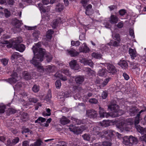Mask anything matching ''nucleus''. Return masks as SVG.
<instances>
[{"mask_svg": "<svg viewBox=\"0 0 146 146\" xmlns=\"http://www.w3.org/2000/svg\"><path fill=\"white\" fill-rule=\"evenodd\" d=\"M40 43L38 42L33 46L32 49L34 56L30 62L34 66H37L39 69H41L42 71H43V68L40 65L39 61H43L45 50L40 48Z\"/></svg>", "mask_w": 146, "mask_h": 146, "instance_id": "1", "label": "nucleus"}, {"mask_svg": "<svg viewBox=\"0 0 146 146\" xmlns=\"http://www.w3.org/2000/svg\"><path fill=\"white\" fill-rule=\"evenodd\" d=\"M22 40L21 37H19L13 40L12 45L16 50L20 52H23L25 48V46L23 44H20Z\"/></svg>", "mask_w": 146, "mask_h": 146, "instance_id": "2", "label": "nucleus"}, {"mask_svg": "<svg viewBox=\"0 0 146 146\" xmlns=\"http://www.w3.org/2000/svg\"><path fill=\"white\" fill-rule=\"evenodd\" d=\"M108 109L112 112L110 113V116L112 117H115L120 115L119 113L120 111L119 106L111 102L108 106Z\"/></svg>", "mask_w": 146, "mask_h": 146, "instance_id": "3", "label": "nucleus"}, {"mask_svg": "<svg viewBox=\"0 0 146 146\" xmlns=\"http://www.w3.org/2000/svg\"><path fill=\"white\" fill-rule=\"evenodd\" d=\"M86 127L84 125H82L80 127H76L72 125L69 126V129L75 134L78 135L81 133L84 130L86 129Z\"/></svg>", "mask_w": 146, "mask_h": 146, "instance_id": "4", "label": "nucleus"}, {"mask_svg": "<svg viewBox=\"0 0 146 146\" xmlns=\"http://www.w3.org/2000/svg\"><path fill=\"white\" fill-rule=\"evenodd\" d=\"M133 123V121L132 119H127L121 123L120 128L123 129V130L129 131L130 130L129 125H132Z\"/></svg>", "mask_w": 146, "mask_h": 146, "instance_id": "5", "label": "nucleus"}, {"mask_svg": "<svg viewBox=\"0 0 146 146\" xmlns=\"http://www.w3.org/2000/svg\"><path fill=\"white\" fill-rule=\"evenodd\" d=\"M41 61H42L39 60V63L40 64V65L43 68V71H42V70H41V69H39L37 66H35V67L37 68L39 71L42 72L45 70L47 73H52L53 72L55 71V67L53 65H52L46 66L44 68L43 67L41 66V64L40 62Z\"/></svg>", "mask_w": 146, "mask_h": 146, "instance_id": "6", "label": "nucleus"}, {"mask_svg": "<svg viewBox=\"0 0 146 146\" xmlns=\"http://www.w3.org/2000/svg\"><path fill=\"white\" fill-rule=\"evenodd\" d=\"M104 65L107 66V71L109 73L113 75H115L117 74L118 71L117 70L113 65L109 63H106L104 64Z\"/></svg>", "mask_w": 146, "mask_h": 146, "instance_id": "7", "label": "nucleus"}, {"mask_svg": "<svg viewBox=\"0 0 146 146\" xmlns=\"http://www.w3.org/2000/svg\"><path fill=\"white\" fill-rule=\"evenodd\" d=\"M11 76L12 78H9L7 80L8 82L11 84L15 83L20 78V77L17 76V73L15 72H13Z\"/></svg>", "mask_w": 146, "mask_h": 146, "instance_id": "8", "label": "nucleus"}, {"mask_svg": "<svg viewBox=\"0 0 146 146\" xmlns=\"http://www.w3.org/2000/svg\"><path fill=\"white\" fill-rule=\"evenodd\" d=\"M139 121V118H135L134 123L136 128L138 131L141 133H144L145 132H146L145 130H144V128L141 127L139 125H138Z\"/></svg>", "mask_w": 146, "mask_h": 146, "instance_id": "9", "label": "nucleus"}, {"mask_svg": "<svg viewBox=\"0 0 146 146\" xmlns=\"http://www.w3.org/2000/svg\"><path fill=\"white\" fill-rule=\"evenodd\" d=\"M86 115L88 117L94 119L96 117L98 114L96 111L94 110L91 109L86 111Z\"/></svg>", "mask_w": 146, "mask_h": 146, "instance_id": "10", "label": "nucleus"}, {"mask_svg": "<svg viewBox=\"0 0 146 146\" xmlns=\"http://www.w3.org/2000/svg\"><path fill=\"white\" fill-rule=\"evenodd\" d=\"M70 66L71 69L78 70L80 68V66L75 60H72L69 62Z\"/></svg>", "mask_w": 146, "mask_h": 146, "instance_id": "11", "label": "nucleus"}, {"mask_svg": "<svg viewBox=\"0 0 146 146\" xmlns=\"http://www.w3.org/2000/svg\"><path fill=\"white\" fill-rule=\"evenodd\" d=\"M12 23L19 30L20 29V27L23 24L21 21H19L16 18H14L12 20Z\"/></svg>", "mask_w": 146, "mask_h": 146, "instance_id": "12", "label": "nucleus"}, {"mask_svg": "<svg viewBox=\"0 0 146 146\" xmlns=\"http://www.w3.org/2000/svg\"><path fill=\"white\" fill-rule=\"evenodd\" d=\"M99 110V113L100 117L103 118L105 117H106L108 118L109 116H110V113H106L103 108L100 107Z\"/></svg>", "mask_w": 146, "mask_h": 146, "instance_id": "13", "label": "nucleus"}, {"mask_svg": "<svg viewBox=\"0 0 146 146\" xmlns=\"http://www.w3.org/2000/svg\"><path fill=\"white\" fill-rule=\"evenodd\" d=\"M80 62L84 65H88L91 67L93 66L94 63L91 60H87L86 58H82L80 59Z\"/></svg>", "mask_w": 146, "mask_h": 146, "instance_id": "14", "label": "nucleus"}, {"mask_svg": "<svg viewBox=\"0 0 146 146\" xmlns=\"http://www.w3.org/2000/svg\"><path fill=\"white\" fill-rule=\"evenodd\" d=\"M19 141V138L18 137H16L12 141L10 139L7 140V144L9 146H13L17 143Z\"/></svg>", "mask_w": 146, "mask_h": 146, "instance_id": "15", "label": "nucleus"}, {"mask_svg": "<svg viewBox=\"0 0 146 146\" xmlns=\"http://www.w3.org/2000/svg\"><path fill=\"white\" fill-rule=\"evenodd\" d=\"M79 53L76 51L75 49H71L66 50V54L68 55L71 57H75L77 56Z\"/></svg>", "mask_w": 146, "mask_h": 146, "instance_id": "16", "label": "nucleus"}, {"mask_svg": "<svg viewBox=\"0 0 146 146\" xmlns=\"http://www.w3.org/2000/svg\"><path fill=\"white\" fill-rule=\"evenodd\" d=\"M92 5L91 4H89L87 6L84 7L86 10L85 14L86 15H91L93 13V11L92 9Z\"/></svg>", "mask_w": 146, "mask_h": 146, "instance_id": "17", "label": "nucleus"}, {"mask_svg": "<svg viewBox=\"0 0 146 146\" xmlns=\"http://www.w3.org/2000/svg\"><path fill=\"white\" fill-rule=\"evenodd\" d=\"M118 20L119 18L117 16L112 15L110 18L109 21L111 24H114L117 23Z\"/></svg>", "mask_w": 146, "mask_h": 146, "instance_id": "18", "label": "nucleus"}, {"mask_svg": "<svg viewBox=\"0 0 146 146\" xmlns=\"http://www.w3.org/2000/svg\"><path fill=\"white\" fill-rule=\"evenodd\" d=\"M107 74V70L104 68L100 69L98 72V75L101 77H105Z\"/></svg>", "mask_w": 146, "mask_h": 146, "instance_id": "19", "label": "nucleus"}, {"mask_svg": "<svg viewBox=\"0 0 146 146\" xmlns=\"http://www.w3.org/2000/svg\"><path fill=\"white\" fill-rule=\"evenodd\" d=\"M118 65L120 66L122 68L126 69L127 68L128 64L127 62L124 60H121L118 63Z\"/></svg>", "mask_w": 146, "mask_h": 146, "instance_id": "20", "label": "nucleus"}, {"mask_svg": "<svg viewBox=\"0 0 146 146\" xmlns=\"http://www.w3.org/2000/svg\"><path fill=\"white\" fill-rule=\"evenodd\" d=\"M75 80L77 84H80L84 81V79L83 76H78L75 77Z\"/></svg>", "mask_w": 146, "mask_h": 146, "instance_id": "21", "label": "nucleus"}, {"mask_svg": "<svg viewBox=\"0 0 146 146\" xmlns=\"http://www.w3.org/2000/svg\"><path fill=\"white\" fill-rule=\"evenodd\" d=\"M60 121L61 123L63 125H65L70 122V120L66 117L62 116L60 118Z\"/></svg>", "mask_w": 146, "mask_h": 146, "instance_id": "22", "label": "nucleus"}, {"mask_svg": "<svg viewBox=\"0 0 146 146\" xmlns=\"http://www.w3.org/2000/svg\"><path fill=\"white\" fill-rule=\"evenodd\" d=\"M83 45H84V47L83 48L80 46L79 48V50L80 52H83L85 53L89 52L90 49L88 47L86 46V43H84Z\"/></svg>", "mask_w": 146, "mask_h": 146, "instance_id": "23", "label": "nucleus"}, {"mask_svg": "<svg viewBox=\"0 0 146 146\" xmlns=\"http://www.w3.org/2000/svg\"><path fill=\"white\" fill-rule=\"evenodd\" d=\"M129 52L132 59H134L137 55V53L136 50L131 48H129Z\"/></svg>", "mask_w": 146, "mask_h": 146, "instance_id": "24", "label": "nucleus"}, {"mask_svg": "<svg viewBox=\"0 0 146 146\" xmlns=\"http://www.w3.org/2000/svg\"><path fill=\"white\" fill-rule=\"evenodd\" d=\"M91 130V133L94 135H97L99 130V127L97 126H94L92 127Z\"/></svg>", "mask_w": 146, "mask_h": 146, "instance_id": "25", "label": "nucleus"}, {"mask_svg": "<svg viewBox=\"0 0 146 146\" xmlns=\"http://www.w3.org/2000/svg\"><path fill=\"white\" fill-rule=\"evenodd\" d=\"M98 137L102 138H105L107 139H109V137L107 136V133L106 131H103L102 132H99L97 135Z\"/></svg>", "mask_w": 146, "mask_h": 146, "instance_id": "26", "label": "nucleus"}, {"mask_svg": "<svg viewBox=\"0 0 146 146\" xmlns=\"http://www.w3.org/2000/svg\"><path fill=\"white\" fill-rule=\"evenodd\" d=\"M111 79L110 78H108L105 79L103 82L99 85L100 88H103V87L106 86Z\"/></svg>", "mask_w": 146, "mask_h": 146, "instance_id": "27", "label": "nucleus"}, {"mask_svg": "<svg viewBox=\"0 0 146 146\" xmlns=\"http://www.w3.org/2000/svg\"><path fill=\"white\" fill-rule=\"evenodd\" d=\"M64 6L62 3H58L56 5L55 8L56 11L60 12L62 11L64 9Z\"/></svg>", "mask_w": 146, "mask_h": 146, "instance_id": "28", "label": "nucleus"}, {"mask_svg": "<svg viewBox=\"0 0 146 146\" xmlns=\"http://www.w3.org/2000/svg\"><path fill=\"white\" fill-rule=\"evenodd\" d=\"M129 143L131 144H136L137 143V139L135 137L130 135L129 137Z\"/></svg>", "mask_w": 146, "mask_h": 146, "instance_id": "29", "label": "nucleus"}, {"mask_svg": "<svg viewBox=\"0 0 146 146\" xmlns=\"http://www.w3.org/2000/svg\"><path fill=\"white\" fill-rule=\"evenodd\" d=\"M61 22V19L60 18L58 17L54 20L52 22V27L55 28L58 23Z\"/></svg>", "mask_w": 146, "mask_h": 146, "instance_id": "30", "label": "nucleus"}, {"mask_svg": "<svg viewBox=\"0 0 146 146\" xmlns=\"http://www.w3.org/2000/svg\"><path fill=\"white\" fill-rule=\"evenodd\" d=\"M55 76L56 77L59 78L62 80L66 81L67 80L66 77L65 76H63L61 73L59 72H56Z\"/></svg>", "mask_w": 146, "mask_h": 146, "instance_id": "31", "label": "nucleus"}, {"mask_svg": "<svg viewBox=\"0 0 146 146\" xmlns=\"http://www.w3.org/2000/svg\"><path fill=\"white\" fill-rule=\"evenodd\" d=\"M16 112V110L13 108H9L6 111L7 115H10L11 114L15 113Z\"/></svg>", "mask_w": 146, "mask_h": 146, "instance_id": "32", "label": "nucleus"}, {"mask_svg": "<svg viewBox=\"0 0 146 146\" xmlns=\"http://www.w3.org/2000/svg\"><path fill=\"white\" fill-rule=\"evenodd\" d=\"M45 55V57L46 58V60L48 62H50L52 59V55L49 53H46L45 52L44 55Z\"/></svg>", "mask_w": 146, "mask_h": 146, "instance_id": "33", "label": "nucleus"}, {"mask_svg": "<svg viewBox=\"0 0 146 146\" xmlns=\"http://www.w3.org/2000/svg\"><path fill=\"white\" fill-rule=\"evenodd\" d=\"M54 33L53 31L52 30H48L46 33V37L49 40L51 39L52 37V35Z\"/></svg>", "mask_w": 146, "mask_h": 146, "instance_id": "34", "label": "nucleus"}, {"mask_svg": "<svg viewBox=\"0 0 146 146\" xmlns=\"http://www.w3.org/2000/svg\"><path fill=\"white\" fill-rule=\"evenodd\" d=\"M113 38L115 40L118 41H121L120 36L119 34L116 33L112 34Z\"/></svg>", "mask_w": 146, "mask_h": 146, "instance_id": "35", "label": "nucleus"}, {"mask_svg": "<svg viewBox=\"0 0 146 146\" xmlns=\"http://www.w3.org/2000/svg\"><path fill=\"white\" fill-rule=\"evenodd\" d=\"M24 78L26 80H30L31 78V76L30 74L27 72H25L23 74Z\"/></svg>", "mask_w": 146, "mask_h": 146, "instance_id": "36", "label": "nucleus"}, {"mask_svg": "<svg viewBox=\"0 0 146 146\" xmlns=\"http://www.w3.org/2000/svg\"><path fill=\"white\" fill-rule=\"evenodd\" d=\"M91 56L97 59H100L102 58V55L98 52H93L91 54Z\"/></svg>", "mask_w": 146, "mask_h": 146, "instance_id": "37", "label": "nucleus"}, {"mask_svg": "<svg viewBox=\"0 0 146 146\" xmlns=\"http://www.w3.org/2000/svg\"><path fill=\"white\" fill-rule=\"evenodd\" d=\"M29 119V116L28 114L26 113H23L22 114L21 119L23 121H26Z\"/></svg>", "mask_w": 146, "mask_h": 146, "instance_id": "38", "label": "nucleus"}, {"mask_svg": "<svg viewBox=\"0 0 146 146\" xmlns=\"http://www.w3.org/2000/svg\"><path fill=\"white\" fill-rule=\"evenodd\" d=\"M120 41H118L116 40H111L110 43L111 45L114 47H117L120 45Z\"/></svg>", "mask_w": 146, "mask_h": 146, "instance_id": "39", "label": "nucleus"}, {"mask_svg": "<svg viewBox=\"0 0 146 146\" xmlns=\"http://www.w3.org/2000/svg\"><path fill=\"white\" fill-rule=\"evenodd\" d=\"M42 142L40 139L37 140L34 143L30 145L29 146H40Z\"/></svg>", "mask_w": 146, "mask_h": 146, "instance_id": "40", "label": "nucleus"}, {"mask_svg": "<svg viewBox=\"0 0 146 146\" xmlns=\"http://www.w3.org/2000/svg\"><path fill=\"white\" fill-rule=\"evenodd\" d=\"M46 119L45 118H43L42 117H38L37 120L35 121V123H40V122L43 123L46 121Z\"/></svg>", "mask_w": 146, "mask_h": 146, "instance_id": "41", "label": "nucleus"}, {"mask_svg": "<svg viewBox=\"0 0 146 146\" xmlns=\"http://www.w3.org/2000/svg\"><path fill=\"white\" fill-rule=\"evenodd\" d=\"M82 136L83 139L85 140L88 141H92V140H91L90 135L89 134L85 133L82 135Z\"/></svg>", "mask_w": 146, "mask_h": 146, "instance_id": "42", "label": "nucleus"}, {"mask_svg": "<svg viewBox=\"0 0 146 146\" xmlns=\"http://www.w3.org/2000/svg\"><path fill=\"white\" fill-rule=\"evenodd\" d=\"M45 110L47 113L44 112L42 113V115L44 117L50 116L51 114V110L49 108H46Z\"/></svg>", "mask_w": 146, "mask_h": 146, "instance_id": "43", "label": "nucleus"}, {"mask_svg": "<svg viewBox=\"0 0 146 146\" xmlns=\"http://www.w3.org/2000/svg\"><path fill=\"white\" fill-rule=\"evenodd\" d=\"M106 131L107 133V136L109 137V139L112 136L114 135V133H115V132L111 130H107Z\"/></svg>", "mask_w": 146, "mask_h": 146, "instance_id": "44", "label": "nucleus"}, {"mask_svg": "<svg viewBox=\"0 0 146 146\" xmlns=\"http://www.w3.org/2000/svg\"><path fill=\"white\" fill-rule=\"evenodd\" d=\"M71 119L74 121V123L77 125H79L81 124L82 121L80 119H77L76 118L72 117Z\"/></svg>", "mask_w": 146, "mask_h": 146, "instance_id": "45", "label": "nucleus"}, {"mask_svg": "<svg viewBox=\"0 0 146 146\" xmlns=\"http://www.w3.org/2000/svg\"><path fill=\"white\" fill-rule=\"evenodd\" d=\"M28 101L30 103H35L38 101V100L36 98L33 97L29 98Z\"/></svg>", "mask_w": 146, "mask_h": 146, "instance_id": "46", "label": "nucleus"}, {"mask_svg": "<svg viewBox=\"0 0 146 146\" xmlns=\"http://www.w3.org/2000/svg\"><path fill=\"white\" fill-rule=\"evenodd\" d=\"M129 112L131 116L134 115L137 112V110L135 108H133L130 110Z\"/></svg>", "mask_w": 146, "mask_h": 146, "instance_id": "47", "label": "nucleus"}, {"mask_svg": "<svg viewBox=\"0 0 146 146\" xmlns=\"http://www.w3.org/2000/svg\"><path fill=\"white\" fill-rule=\"evenodd\" d=\"M32 90L34 92H37L39 90V86L37 84H35L33 86Z\"/></svg>", "mask_w": 146, "mask_h": 146, "instance_id": "48", "label": "nucleus"}, {"mask_svg": "<svg viewBox=\"0 0 146 146\" xmlns=\"http://www.w3.org/2000/svg\"><path fill=\"white\" fill-rule=\"evenodd\" d=\"M101 125L104 127H106L110 125L108 121H104L101 123Z\"/></svg>", "mask_w": 146, "mask_h": 146, "instance_id": "49", "label": "nucleus"}, {"mask_svg": "<svg viewBox=\"0 0 146 146\" xmlns=\"http://www.w3.org/2000/svg\"><path fill=\"white\" fill-rule=\"evenodd\" d=\"M40 34V32L38 31H35L33 33V36L34 37L35 40H37Z\"/></svg>", "mask_w": 146, "mask_h": 146, "instance_id": "50", "label": "nucleus"}, {"mask_svg": "<svg viewBox=\"0 0 146 146\" xmlns=\"http://www.w3.org/2000/svg\"><path fill=\"white\" fill-rule=\"evenodd\" d=\"M123 143L125 145H128L130 143L129 138L128 136H126L124 138Z\"/></svg>", "mask_w": 146, "mask_h": 146, "instance_id": "51", "label": "nucleus"}, {"mask_svg": "<svg viewBox=\"0 0 146 146\" xmlns=\"http://www.w3.org/2000/svg\"><path fill=\"white\" fill-rule=\"evenodd\" d=\"M80 42L78 41H75L72 40L71 41V44L72 46H78L80 45Z\"/></svg>", "mask_w": 146, "mask_h": 146, "instance_id": "52", "label": "nucleus"}, {"mask_svg": "<svg viewBox=\"0 0 146 146\" xmlns=\"http://www.w3.org/2000/svg\"><path fill=\"white\" fill-rule=\"evenodd\" d=\"M52 98L51 94L50 93H48L46 96L45 99L47 102H50V99Z\"/></svg>", "mask_w": 146, "mask_h": 146, "instance_id": "53", "label": "nucleus"}, {"mask_svg": "<svg viewBox=\"0 0 146 146\" xmlns=\"http://www.w3.org/2000/svg\"><path fill=\"white\" fill-rule=\"evenodd\" d=\"M52 119L51 118H49L46 121V123L43 124V125L44 126L48 127L49 126V124L51 121Z\"/></svg>", "mask_w": 146, "mask_h": 146, "instance_id": "54", "label": "nucleus"}, {"mask_svg": "<svg viewBox=\"0 0 146 146\" xmlns=\"http://www.w3.org/2000/svg\"><path fill=\"white\" fill-rule=\"evenodd\" d=\"M18 53H14L12 55L11 57V60H14V59H17L19 57V55L18 54Z\"/></svg>", "mask_w": 146, "mask_h": 146, "instance_id": "55", "label": "nucleus"}, {"mask_svg": "<svg viewBox=\"0 0 146 146\" xmlns=\"http://www.w3.org/2000/svg\"><path fill=\"white\" fill-rule=\"evenodd\" d=\"M22 134H23L24 133H30V134H32L33 133L32 131L29 129L28 128H24L23 131H22Z\"/></svg>", "mask_w": 146, "mask_h": 146, "instance_id": "56", "label": "nucleus"}, {"mask_svg": "<svg viewBox=\"0 0 146 146\" xmlns=\"http://www.w3.org/2000/svg\"><path fill=\"white\" fill-rule=\"evenodd\" d=\"M102 143V146H111V143L108 141H104Z\"/></svg>", "mask_w": 146, "mask_h": 146, "instance_id": "57", "label": "nucleus"}, {"mask_svg": "<svg viewBox=\"0 0 146 146\" xmlns=\"http://www.w3.org/2000/svg\"><path fill=\"white\" fill-rule=\"evenodd\" d=\"M55 84L56 88L58 89L60 88L61 85V83L60 80H57Z\"/></svg>", "mask_w": 146, "mask_h": 146, "instance_id": "58", "label": "nucleus"}, {"mask_svg": "<svg viewBox=\"0 0 146 146\" xmlns=\"http://www.w3.org/2000/svg\"><path fill=\"white\" fill-rule=\"evenodd\" d=\"M1 61L3 65L4 66H5L7 65L8 62V60L6 58H3L1 60Z\"/></svg>", "mask_w": 146, "mask_h": 146, "instance_id": "59", "label": "nucleus"}, {"mask_svg": "<svg viewBox=\"0 0 146 146\" xmlns=\"http://www.w3.org/2000/svg\"><path fill=\"white\" fill-rule=\"evenodd\" d=\"M4 12L5 16L6 17H8L10 16V13L9 11H8L7 9H5L4 10Z\"/></svg>", "mask_w": 146, "mask_h": 146, "instance_id": "60", "label": "nucleus"}, {"mask_svg": "<svg viewBox=\"0 0 146 146\" xmlns=\"http://www.w3.org/2000/svg\"><path fill=\"white\" fill-rule=\"evenodd\" d=\"M89 102L92 104H96L97 103L98 100L95 98H92L89 100Z\"/></svg>", "mask_w": 146, "mask_h": 146, "instance_id": "61", "label": "nucleus"}, {"mask_svg": "<svg viewBox=\"0 0 146 146\" xmlns=\"http://www.w3.org/2000/svg\"><path fill=\"white\" fill-rule=\"evenodd\" d=\"M108 94L106 91H103L102 94V97L103 99H105L107 97Z\"/></svg>", "mask_w": 146, "mask_h": 146, "instance_id": "62", "label": "nucleus"}, {"mask_svg": "<svg viewBox=\"0 0 146 146\" xmlns=\"http://www.w3.org/2000/svg\"><path fill=\"white\" fill-rule=\"evenodd\" d=\"M39 9L43 12H45L46 11V10L44 8L42 4L41 3L38 4Z\"/></svg>", "mask_w": 146, "mask_h": 146, "instance_id": "63", "label": "nucleus"}, {"mask_svg": "<svg viewBox=\"0 0 146 146\" xmlns=\"http://www.w3.org/2000/svg\"><path fill=\"white\" fill-rule=\"evenodd\" d=\"M140 139L141 141L146 143V134H145L143 136L140 137Z\"/></svg>", "mask_w": 146, "mask_h": 146, "instance_id": "64", "label": "nucleus"}]
</instances>
